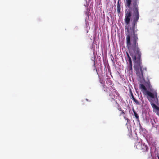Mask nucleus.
Returning <instances> with one entry per match:
<instances>
[{
  "mask_svg": "<svg viewBox=\"0 0 159 159\" xmlns=\"http://www.w3.org/2000/svg\"><path fill=\"white\" fill-rule=\"evenodd\" d=\"M133 2V20L132 27L130 29L133 33L131 43L130 42V34H128L126 37V44L129 53L132 56L134 62H142L141 52L138 46L137 41L138 39L137 34H135V28L137 26L140 16L139 12L138 6L139 0H132ZM132 0H125V5L129 7L131 4Z\"/></svg>",
  "mask_w": 159,
  "mask_h": 159,
  "instance_id": "1",
  "label": "nucleus"
},
{
  "mask_svg": "<svg viewBox=\"0 0 159 159\" xmlns=\"http://www.w3.org/2000/svg\"><path fill=\"white\" fill-rule=\"evenodd\" d=\"M134 148L137 149L141 150L142 152H145L148 150V147L147 145L142 143L141 139H137L135 143Z\"/></svg>",
  "mask_w": 159,
  "mask_h": 159,
  "instance_id": "2",
  "label": "nucleus"
},
{
  "mask_svg": "<svg viewBox=\"0 0 159 159\" xmlns=\"http://www.w3.org/2000/svg\"><path fill=\"white\" fill-rule=\"evenodd\" d=\"M109 89L110 90V91L108 93L109 95L111 97L112 100L113 99L115 102V100H115L114 98L115 95H114V93L118 96L119 95L118 93L115 88L112 86H111Z\"/></svg>",
  "mask_w": 159,
  "mask_h": 159,
  "instance_id": "3",
  "label": "nucleus"
},
{
  "mask_svg": "<svg viewBox=\"0 0 159 159\" xmlns=\"http://www.w3.org/2000/svg\"><path fill=\"white\" fill-rule=\"evenodd\" d=\"M131 16V12L130 10H126L125 11V22L127 25L129 24L130 18Z\"/></svg>",
  "mask_w": 159,
  "mask_h": 159,
  "instance_id": "4",
  "label": "nucleus"
},
{
  "mask_svg": "<svg viewBox=\"0 0 159 159\" xmlns=\"http://www.w3.org/2000/svg\"><path fill=\"white\" fill-rule=\"evenodd\" d=\"M145 92H146V94L147 95H148L150 97H151L152 98H154L155 97H154V95L151 92L148 90L146 91Z\"/></svg>",
  "mask_w": 159,
  "mask_h": 159,
  "instance_id": "5",
  "label": "nucleus"
},
{
  "mask_svg": "<svg viewBox=\"0 0 159 159\" xmlns=\"http://www.w3.org/2000/svg\"><path fill=\"white\" fill-rule=\"evenodd\" d=\"M111 86H110L109 87H105L104 86H103L104 87V91L107 93H108V92H109V91H110V90L109 89H110V88H111Z\"/></svg>",
  "mask_w": 159,
  "mask_h": 159,
  "instance_id": "6",
  "label": "nucleus"
},
{
  "mask_svg": "<svg viewBox=\"0 0 159 159\" xmlns=\"http://www.w3.org/2000/svg\"><path fill=\"white\" fill-rule=\"evenodd\" d=\"M140 87L142 90H143L145 91V92L147 91L145 86L143 84H140Z\"/></svg>",
  "mask_w": 159,
  "mask_h": 159,
  "instance_id": "7",
  "label": "nucleus"
},
{
  "mask_svg": "<svg viewBox=\"0 0 159 159\" xmlns=\"http://www.w3.org/2000/svg\"><path fill=\"white\" fill-rule=\"evenodd\" d=\"M151 105L153 108L159 111V107L156 106V104L154 103H152Z\"/></svg>",
  "mask_w": 159,
  "mask_h": 159,
  "instance_id": "8",
  "label": "nucleus"
},
{
  "mask_svg": "<svg viewBox=\"0 0 159 159\" xmlns=\"http://www.w3.org/2000/svg\"><path fill=\"white\" fill-rule=\"evenodd\" d=\"M128 70L130 72H132V64H129V65L128 66Z\"/></svg>",
  "mask_w": 159,
  "mask_h": 159,
  "instance_id": "9",
  "label": "nucleus"
},
{
  "mask_svg": "<svg viewBox=\"0 0 159 159\" xmlns=\"http://www.w3.org/2000/svg\"><path fill=\"white\" fill-rule=\"evenodd\" d=\"M106 83L107 84H109V85H113L112 81L110 80V79H107V81H106Z\"/></svg>",
  "mask_w": 159,
  "mask_h": 159,
  "instance_id": "10",
  "label": "nucleus"
},
{
  "mask_svg": "<svg viewBox=\"0 0 159 159\" xmlns=\"http://www.w3.org/2000/svg\"><path fill=\"white\" fill-rule=\"evenodd\" d=\"M116 103L117 105L118 108L117 109L120 111H121L123 110L122 108L120 106V105L117 102L116 100H115Z\"/></svg>",
  "mask_w": 159,
  "mask_h": 159,
  "instance_id": "11",
  "label": "nucleus"
},
{
  "mask_svg": "<svg viewBox=\"0 0 159 159\" xmlns=\"http://www.w3.org/2000/svg\"><path fill=\"white\" fill-rule=\"evenodd\" d=\"M117 11H119V12H120V4L119 2V1H118L117 5Z\"/></svg>",
  "mask_w": 159,
  "mask_h": 159,
  "instance_id": "12",
  "label": "nucleus"
},
{
  "mask_svg": "<svg viewBox=\"0 0 159 159\" xmlns=\"http://www.w3.org/2000/svg\"><path fill=\"white\" fill-rule=\"evenodd\" d=\"M133 112L135 116V118H136V119H139V116H138L137 113L134 110H133Z\"/></svg>",
  "mask_w": 159,
  "mask_h": 159,
  "instance_id": "13",
  "label": "nucleus"
},
{
  "mask_svg": "<svg viewBox=\"0 0 159 159\" xmlns=\"http://www.w3.org/2000/svg\"><path fill=\"white\" fill-rule=\"evenodd\" d=\"M133 101L136 104H137V105H139V101L137 100H136L135 98L134 99V100Z\"/></svg>",
  "mask_w": 159,
  "mask_h": 159,
  "instance_id": "14",
  "label": "nucleus"
},
{
  "mask_svg": "<svg viewBox=\"0 0 159 159\" xmlns=\"http://www.w3.org/2000/svg\"><path fill=\"white\" fill-rule=\"evenodd\" d=\"M121 111V113L120 114V116H121L122 114H125V113L124 112V111L123 110L122 111Z\"/></svg>",
  "mask_w": 159,
  "mask_h": 159,
  "instance_id": "15",
  "label": "nucleus"
},
{
  "mask_svg": "<svg viewBox=\"0 0 159 159\" xmlns=\"http://www.w3.org/2000/svg\"><path fill=\"white\" fill-rule=\"evenodd\" d=\"M128 59H129V64H132V62L131 58H129Z\"/></svg>",
  "mask_w": 159,
  "mask_h": 159,
  "instance_id": "16",
  "label": "nucleus"
},
{
  "mask_svg": "<svg viewBox=\"0 0 159 159\" xmlns=\"http://www.w3.org/2000/svg\"><path fill=\"white\" fill-rule=\"evenodd\" d=\"M130 94H131V95L132 97H134L133 96V94L132 92V91H131V90H130Z\"/></svg>",
  "mask_w": 159,
  "mask_h": 159,
  "instance_id": "17",
  "label": "nucleus"
},
{
  "mask_svg": "<svg viewBox=\"0 0 159 159\" xmlns=\"http://www.w3.org/2000/svg\"><path fill=\"white\" fill-rule=\"evenodd\" d=\"M126 54H127V57L128 59L131 58L128 53L127 52Z\"/></svg>",
  "mask_w": 159,
  "mask_h": 159,
  "instance_id": "18",
  "label": "nucleus"
},
{
  "mask_svg": "<svg viewBox=\"0 0 159 159\" xmlns=\"http://www.w3.org/2000/svg\"><path fill=\"white\" fill-rule=\"evenodd\" d=\"M124 118L125 120H127V121H128V120H129L125 116H124Z\"/></svg>",
  "mask_w": 159,
  "mask_h": 159,
  "instance_id": "19",
  "label": "nucleus"
},
{
  "mask_svg": "<svg viewBox=\"0 0 159 159\" xmlns=\"http://www.w3.org/2000/svg\"><path fill=\"white\" fill-rule=\"evenodd\" d=\"M132 99L133 100H134V99H135V98H134V97H132Z\"/></svg>",
  "mask_w": 159,
  "mask_h": 159,
  "instance_id": "20",
  "label": "nucleus"
},
{
  "mask_svg": "<svg viewBox=\"0 0 159 159\" xmlns=\"http://www.w3.org/2000/svg\"><path fill=\"white\" fill-rule=\"evenodd\" d=\"M127 31H128V33H129L130 32H129V29L128 28H127Z\"/></svg>",
  "mask_w": 159,
  "mask_h": 159,
  "instance_id": "21",
  "label": "nucleus"
},
{
  "mask_svg": "<svg viewBox=\"0 0 159 159\" xmlns=\"http://www.w3.org/2000/svg\"><path fill=\"white\" fill-rule=\"evenodd\" d=\"M94 66H95V61L94 62Z\"/></svg>",
  "mask_w": 159,
  "mask_h": 159,
  "instance_id": "22",
  "label": "nucleus"
},
{
  "mask_svg": "<svg viewBox=\"0 0 159 159\" xmlns=\"http://www.w3.org/2000/svg\"><path fill=\"white\" fill-rule=\"evenodd\" d=\"M158 159H159V157H158Z\"/></svg>",
  "mask_w": 159,
  "mask_h": 159,
  "instance_id": "23",
  "label": "nucleus"
}]
</instances>
